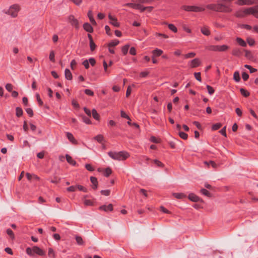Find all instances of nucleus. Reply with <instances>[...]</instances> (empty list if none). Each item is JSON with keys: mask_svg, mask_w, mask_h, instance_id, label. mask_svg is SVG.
<instances>
[{"mask_svg": "<svg viewBox=\"0 0 258 258\" xmlns=\"http://www.w3.org/2000/svg\"><path fill=\"white\" fill-rule=\"evenodd\" d=\"M149 0H131V2L126 4V6L135 9L140 10L142 12L145 11L149 12L152 10L153 7H143L141 5L142 4L149 3Z\"/></svg>", "mask_w": 258, "mask_h": 258, "instance_id": "nucleus-1", "label": "nucleus"}, {"mask_svg": "<svg viewBox=\"0 0 258 258\" xmlns=\"http://www.w3.org/2000/svg\"><path fill=\"white\" fill-rule=\"evenodd\" d=\"M108 155L113 160L118 161L124 160L130 156L129 153L126 151H120L118 152L110 151L108 153Z\"/></svg>", "mask_w": 258, "mask_h": 258, "instance_id": "nucleus-2", "label": "nucleus"}, {"mask_svg": "<svg viewBox=\"0 0 258 258\" xmlns=\"http://www.w3.org/2000/svg\"><path fill=\"white\" fill-rule=\"evenodd\" d=\"M26 252L30 256L33 255L34 253H36L40 256H42L45 254V252L37 246H34L32 248L27 247L26 249Z\"/></svg>", "mask_w": 258, "mask_h": 258, "instance_id": "nucleus-3", "label": "nucleus"}, {"mask_svg": "<svg viewBox=\"0 0 258 258\" xmlns=\"http://www.w3.org/2000/svg\"><path fill=\"white\" fill-rule=\"evenodd\" d=\"M206 49L209 51L223 52L226 51L229 49V46L227 45H209L206 47Z\"/></svg>", "mask_w": 258, "mask_h": 258, "instance_id": "nucleus-4", "label": "nucleus"}, {"mask_svg": "<svg viewBox=\"0 0 258 258\" xmlns=\"http://www.w3.org/2000/svg\"><path fill=\"white\" fill-rule=\"evenodd\" d=\"M181 9L186 12H193L196 13L202 12L205 10V9L201 7L187 5L182 6Z\"/></svg>", "mask_w": 258, "mask_h": 258, "instance_id": "nucleus-5", "label": "nucleus"}, {"mask_svg": "<svg viewBox=\"0 0 258 258\" xmlns=\"http://www.w3.org/2000/svg\"><path fill=\"white\" fill-rule=\"evenodd\" d=\"M20 10V7L19 5H13L6 11L5 14L6 15H11L12 16H17Z\"/></svg>", "mask_w": 258, "mask_h": 258, "instance_id": "nucleus-6", "label": "nucleus"}, {"mask_svg": "<svg viewBox=\"0 0 258 258\" xmlns=\"http://www.w3.org/2000/svg\"><path fill=\"white\" fill-rule=\"evenodd\" d=\"M242 11L244 15H257L258 14V6L244 9Z\"/></svg>", "mask_w": 258, "mask_h": 258, "instance_id": "nucleus-7", "label": "nucleus"}, {"mask_svg": "<svg viewBox=\"0 0 258 258\" xmlns=\"http://www.w3.org/2000/svg\"><path fill=\"white\" fill-rule=\"evenodd\" d=\"M188 199L191 201H192L194 202H203V201L202 199H201L200 197H199L198 196H197V195H196L195 194H194L193 193H191L188 195Z\"/></svg>", "mask_w": 258, "mask_h": 258, "instance_id": "nucleus-8", "label": "nucleus"}, {"mask_svg": "<svg viewBox=\"0 0 258 258\" xmlns=\"http://www.w3.org/2000/svg\"><path fill=\"white\" fill-rule=\"evenodd\" d=\"M88 37L89 40V46L91 51H94L96 48V45L93 41L92 37L91 34H88Z\"/></svg>", "mask_w": 258, "mask_h": 258, "instance_id": "nucleus-9", "label": "nucleus"}, {"mask_svg": "<svg viewBox=\"0 0 258 258\" xmlns=\"http://www.w3.org/2000/svg\"><path fill=\"white\" fill-rule=\"evenodd\" d=\"M69 22L72 26L75 27L76 29L79 28V24L78 20L75 17H69Z\"/></svg>", "mask_w": 258, "mask_h": 258, "instance_id": "nucleus-10", "label": "nucleus"}, {"mask_svg": "<svg viewBox=\"0 0 258 258\" xmlns=\"http://www.w3.org/2000/svg\"><path fill=\"white\" fill-rule=\"evenodd\" d=\"M200 63V60L199 58H196L190 61V66L191 68H196L199 66Z\"/></svg>", "mask_w": 258, "mask_h": 258, "instance_id": "nucleus-11", "label": "nucleus"}, {"mask_svg": "<svg viewBox=\"0 0 258 258\" xmlns=\"http://www.w3.org/2000/svg\"><path fill=\"white\" fill-rule=\"evenodd\" d=\"M27 178L28 180L31 181L32 180H39L40 178L36 175L34 174H30L29 173H27L26 174Z\"/></svg>", "mask_w": 258, "mask_h": 258, "instance_id": "nucleus-12", "label": "nucleus"}, {"mask_svg": "<svg viewBox=\"0 0 258 258\" xmlns=\"http://www.w3.org/2000/svg\"><path fill=\"white\" fill-rule=\"evenodd\" d=\"M99 209L105 212L112 211L113 210V205L111 204H109L107 206L103 205L100 206Z\"/></svg>", "mask_w": 258, "mask_h": 258, "instance_id": "nucleus-13", "label": "nucleus"}, {"mask_svg": "<svg viewBox=\"0 0 258 258\" xmlns=\"http://www.w3.org/2000/svg\"><path fill=\"white\" fill-rule=\"evenodd\" d=\"M66 135L68 139L73 144H77V141L74 138L73 134L69 132L66 133Z\"/></svg>", "mask_w": 258, "mask_h": 258, "instance_id": "nucleus-14", "label": "nucleus"}, {"mask_svg": "<svg viewBox=\"0 0 258 258\" xmlns=\"http://www.w3.org/2000/svg\"><path fill=\"white\" fill-rule=\"evenodd\" d=\"M83 28L86 31L89 33H92L93 32V27L88 23H85L84 24Z\"/></svg>", "mask_w": 258, "mask_h": 258, "instance_id": "nucleus-15", "label": "nucleus"}, {"mask_svg": "<svg viewBox=\"0 0 258 258\" xmlns=\"http://www.w3.org/2000/svg\"><path fill=\"white\" fill-rule=\"evenodd\" d=\"M109 19V23L115 27H118L119 26V23L117 22V19L115 17H108Z\"/></svg>", "mask_w": 258, "mask_h": 258, "instance_id": "nucleus-16", "label": "nucleus"}, {"mask_svg": "<svg viewBox=\"0 0 258 258\" xmlns=\"http://www.w3.org/2000/svg\"><path fill=\"white\" fill-rule=\"evenodd\" d=\"M66 160L67 162L73 166H75L77 164L76 162L72 158V157L68 154L66 155Z\"/></svg>", "mask_w": 258, "mask_h": 258, "instance_id": "nucleus-17", "label": "nucleus"}, {"mask_svg": "<svg viewBox=\"0 0 258 258\" xmlns=\"http://www.w3.org/2000/svg\"><path fill=\"white\" fill-rule=\"evenodd\" d=\"M90 180L91 183L93 184L92 188L94 189H96L98 186V181L97 178L91 176L90 177Z\"/></svg>", "mask_w": 258, "mask_h": 258, "instance_id": "nucleus-18", "label": "nucleus"}, {"mask_svg": "<svg viewBox=\"0 0 258 258\" xmlns=\"http://www.w3.org/2000/svg\"><path fill=\"white\" fill-rule=\"evenodd\" d=\"M64 76L66 79L71 80L73 78L72 74L68 69H66L64 71Z\"/></svg>", "mask_w": 258, "mask_h": 258, "instance_id": "nucleus-19", "label": "nucleus"}, {"mask_svg": "<svg viewBox=\"0 0 258 258\" xmlns=\"http://www.w3.org/2000/svg\"><path fill=\"white\" fill-rule=\"evenodd\" d=\"M232 54L234 56H239L241 54V51L238 48H234L232 51Z\"/></svg>", "mask_w": 258, "mask_h": 258, "instance_id": "nucleus-20", "label": "nucleus"}, {"mask_svg": "<svg viewBox=\"0 0 258 258\" xmlns=\"http://www.w3.org/2000/svg\"><path fill=\"white\" fill-rule=\"evenodd\" d=\"M202 33L206 36H209L210 35V31L206 27H202L201 29Z\"/></svg>", "mask_w": 258, "mask_h": 258, "instance_id": "nucleus-21", "label": "nucleus"}, {"mask_svg": "<svg viewBox=\"0 0 258 258\" xmlns=\"http://www.w3.org/2000/svg\"><path fill=\"white\" fill-rule=\"evenodd\" d=\"M153 56H159L163 53V51L161 49L156 48L152 51Z\"/></svg>", "mask_w": 258, "mask_h": 258, "instance_id": "nucleus-22", "label": "nucleus"}, {"mask_svg": "<svg viewBox=\"0 0 258 258\" xmlns=\"http://www.w3.org/2000/svg\"><path fill=\"white\" fill-rule=\"evenodd\" d=\"M75 239L76 242L78 245H82L84 244V241L81 236H76Z\"/></svg>", "mask_w": 258, "mask_h": 258, "instance_id": "nucleus-23", "label": "nucleus"}, {"mask_svg": "<svg viewBox=\"0 0 258 258\" xmlns=\"http://www.w3.org/2000/svg\"><path fill=\"white\" fill-rule=\"evenodd\" d=\"M173 195L177 199H182L186 197V195L183 193H173Z\"/></svg>", "mask_w": 258, "mask_h": 258, "instance_id": "nucleus-24", "label": "nucleus"}, {"mask_svg": "<svg viewBox=\"0 0 258 258\" xmlns=\"http://www.w3.org/2000/svg\"><path fill=\"white\" fill-rule=\"evenodd\" d=\"M233 79L236 82H239L240 81V74L238 71H236L234 73Z\"/></svg>", "mask_w": 258, "mask_h": 258, "instance_id": "nucleus-25", "label": "nucleus"}, {"mask_svg": "<svg viewBox=\"0 0 258 258\" xmlns=\"http://www.w3.org/2000/svg\"><path fill=\"white\" fill-rule=\"evenodd\" d=\"M236 41L240 46L242 47H245L246 46V42L240 37H237L236 38Z\"/></svg>", "mask_w": 258, "mask_h": 258, "instance_id": "nucleus-26", "label": "nucleus"}, {"mask_svg": "<svg viewBox=\"0 0 258 258\" xmlns=\"http://www.w3.org/2000/svg\"><path fill=\"white\" fill-rule=\"evenodd\" d=\"M130 47L129 44L125 45L121 48V52L123 55H126L128 52V48Z\"/></svg>", "mask_w": 258, "mask_h": 258, "instance_id": "nucleus-27", "label": "nucleus"}, {"mask_svg": "<svg viewBox=\"0 0 258 258\" xmlns=\"http://www.w3.org/2000/svg\"><path fill=\"white\" fill-rule=\"evenodd\" d=\"M119 43L118 40H114L109 42L108 44L109 47H114L117 45Z\"/></svg>", "mask_w": 258, "mask_h": 258, "instance_id": "nucleus-28", "label": "nucleus"}, {"mask_svg": "<svg viewBox=\"0 0 258 258\" xmlns=\"http://www.w3.org/2000/svg\"><path fill=\"white\" fill-rule=\"evenodd\" d=\"M16 115L17 117H20L23 115V111L21 107H17L16 108Z\"/></svg>", "mask_w": 258, "mask_h": 258, "instance_id": "nucleus-29", "label": "nucleus"}, {"mask_svg": "<svg viewBox=\"0 0 258 258\" xmlns=\"http://www.w3.org/2000/svg\"><path fill=\"white\" fill-rule=\"evenodd\" d=\"M92 116L93 117L96 119V120H98L99 119V114L97 113V111L96 110V109H93L92 111Z\"/></svg>", "mask_w": 258, "mask_h": 258, "instance_id": "nucleus-30", "label": "nucleus"}, {"mask_svg": "<svg viewBox=\"0 0 258 258\" xmlns=\"http://www.w3.org/2000/svg\"><path fill=\"white\" fill-rule=\"evenodd\" d=\"M152 162L158 167H163L164 165L159 160L155 159L152 160Z\"/></svg>", "mask_w": 258, "mask_h": 258, "instance_id": "nucleus-31", "label": "nucleus"}, {"mask_svg": "<svg viewBox=\"0 0 258 258\" xmlns=\"http://www.w3.org/2000/svg\"><path fill=\"white\" fill-rule=\"evenodd\" d=\"M201 192L204 195V196H206L208 197H211V194L210 193V192L205 188H202L201 189Z\"/></svg>", "mask_w": 258, "mask_h": 258, "instance_id": "nucleus-32", "label": "nucleus"}, {"mask_svg": "<svg viewBox=\"0 0 258 258\" xmlns=\"http://www.w3.org/2000/svg\"><path fill=\"white\" fill-rule=\"evenodd\" d=\"M48 255L49 257L51 258H54L55 257V253L54 250L52 248H49L48 251Z\"/></svg>", "mask_w": 258, "mask_h": 258, "instance_id": "nucleus-33", "label": "nucleus"}, {"mask_svg": "<svg viewBox=\"0 0 258 258\" xmlns=\"http://www.w3.org/2000/svg\"><path fill=\"white\" fill-rule=\"evenodd\" d=\"M240 92L241 94L245 97H247L249 95V93L243 88H240Z\"/></svg>", "mask_w": 258, "mask_h": 258, "instance_id": "nucleus-34", "label": "nucleus"}, {"mask_svg": "<svg viewBox=\"0 0 258 258\" xmlns=\"http://www.w3.org/2000/svg\"><path fill=\"white\" fill-rule=\"evenodd\" d=\"M244 67L248 69L250 73H253L257 71V70L255 68H253L251 66L248 64H245Z\"/></svg>", "mask_w": 258, "mask_h": 258, "instance_id": "nucleus-35", "label": "nucleus"}, {"mask_svg": "<svg viewBox=\"0 0 258 258\" xmlns=\"http://www.w3.org/2000/svg\"><path fill=\"white\" fill-rule=\"evenodd\" d=\"M94 139L96 140L98 142L101 143L103 142L104 140V137L101 135H98L96 137H95Z\"/></svg>", "mask_w": 258, "mask_h": 258, "instance_id": "nucleus-36", "label": "nucleus"}, {"mask_svg": "<svg viewBox=\"0 0 258 258\" xmlns=\"http://www.w3.org/2000/svg\"><path fill=\"white\" fill-rule=\"evenodd\" d=\"M112 173V170L110 167L105 169L104 175L105 177H108Z\"/></svg>", "mask_w": 258, "mask_h": 258, "instance_id": "nucleus-37", "label": "nucleus"}, {"mask_svg": "<svg viewBox=\"0 0 258 258\" xmlns=\"http://www.w3.org/2000/svg\"><path fill=\"white\" fill-rule=\"evenodd\" d=\"M54 57H55L54 52L53 50H51L49 54V58L50 60L51 61H52V62H55Z\"/></svg>", "mask_w": 258, "mask_h": 258, "instance_id": "nucleus-38", "label": "nucleus"}, {"mask_svg": "<svg viewBox=\"0 0 258 258\" xmlns=\"http://www.w3.org/2000/svg\"><path fill=\"white\" fill-rule=\"evenodd\" d=\"M7 233L8 234V235L9 236H10V237H11V238L12 239H15V235H14L13 231L11 229H8L7 230Z\"/></svg>", "mask_w": 258, "mask_h": 258, "instance_id": "nucleus-39", "label": "nucleus"}, {"mask_svg": "<svg viewBox=\"0 0 258 258\" xmlns=\"http://www.w3.org/2000/svg\"><path fill=\"white\" fill-rule=\"evenodd\" d=\"M179 136L181 139L183 140H186L188 138L187 134L183 132H179Z\"/></svg>", "mask_w": 258, "mask_h": 258, "instance_id": "nucleus-40", "label": "nucleus"}, {"mask_svg": "<svg viewBox=\"0 0 258 258\" xmlns=\"http://www.w3.org/2000/svg\"><path fill=\"white\" fill-rule=\"evenodd\" d=\"M222 126L221 123H217L212 125V129L213 131H216L220 128Z\"/></svg>", "mask_w": 258, "mask_h": 258, "instance_id": "nucleus-41", "label": "nucleus"}, {"mask_svg": "<svg viewBox=\"0 0 258 258\" xmlns=\"http://www.w3.org/2000/svg\"><path fill=\"white\" fill-rule=\"evenodd\" d=\"M168 28L171 31H173L174 33H176L177 31V28L173 24H169Z\"/></svg>", "mask_w": 258, "mask_h": 258, "instance_id": "nucleus-42", "label": "nucleus"}, {"mask_svg": "<svg viewBox=\"0 0 258 258\" xmlns=\"http://www.w3.org/2000/svg\"><path fill=\"white\" fill-rule=\"evenodd\" d=\"M83 121L86 124H89L91 123V121L89 117L85 116H82Z\"/></svg>", "mask_w": 258, "mask_h": 258, "instance_id": "nucleus-43", "label": "nucleus"}, {"mask_svg": "<svg viewBox=\"0 0 258 258\" xmlns=\"http://www.w3.org/2000/svg\"><path fill=\"white\" fill-rule=\"evenodd\" d=\"M206 87L208 89V93L210 95H212L214 93L215 90L212 87L209 85H207Z\"/></svg>", "mask_w": 258, "mask_h": 258, "instance_id": "nucleus-44", "label": "nucleus"}, {"mask_svg": "<svg viewBox=\"0 0 258 258\" xmlns=\"http://www.w3.org/2000/svg\"><path fill=\"white\" fill-rule=\"evenodd\" d=\"M84 93L86 95L90 96H93L94 94L93 91H92L91 90L88 89H85L84 90Z\"/></svg>", "mask_w": 258, "mask_h": 258, "instance_id": "nucleus-45", "label": "nucleus"}, {"mask_svg": "<svg viewBox=\"0 0 258 258\" xmlns=\"http://www.w3.org/2000/svg\"><path fill=\"white\" fill-rule=\"evenodd\" d=\"M37 101L40 106H42L43 104L42 100L41 99L40 95L38 93L36 94Z\"/></svg>", "mask_w": 258, "mask_h": 258, "instance_id": "nucleus-46", "label": "nucleus"}, {"mask_svg": "<svg viewBox=\"0 0 258 258\" xmlns=\"http://www.w3.org/2000/svg\"><path fill=\"white\" fill-rule=\"evenodd\" d=\"M6 89H7V90L9 92H12V90L13 89V86L11 84H10V83H8L6 85Z\"/></svg>", "mask_w": 258, "mask_h": 258, "instance_id": "nucleus-47", "label": "nucleus"}, {"mask_svg": "<svg viewBox=\"0 0 258 258\" xmlns=\"http://www.w3.org/2000/svg\"><path fill=\"white\" fill-rule=\"evenodd\" d=\"M86 169L89 171H93L94 170V168L90 164H86L85 165Z\"/></svg>", "mask_w": 258, "mask_h": 258, "instance_id": "nucleus-48", "label": "nucleus"}, {"mask_svg": "<svg viewBox=\"0 0 258 258\" xmlns=\"http://www.w3.org/2000/svg\"><path fill=\"white\" fill-rule=\"evenodd\" d=\"M77 188L80 191H83L84 192H87L88 191L87 189L84 186L81 185H78L77 186Z\"/></svg>", "mask_w": 258, "mask_h": 258, "instance_id": "nucleus-49", "label": "nucleus"}, {"mask_svg": "<svg viewBox=\"0 0 258 258\" xmlns=\"http://www.w3.org/2000/svg\"><path fill=\"white\" fill-rule=\"evenodd\" d=\"M25 110L30 117H32L33 116V111L32 108H27Z\"/></svg>", "mask_w": 258, "mask_h": 258, "instance_id": "nucleus-50", "label": "nucleus"}, {"mask_svg": "<svg viewBox=\"0 0 258 258\" xmlns=\"http://www.w3.org/2000/svg\"><path fill=\"white\" fill-rule=\"evenodd\" d=\"M196 55L195 52H189L184 55L185 58H192Z\"/></svg>", "mask_w": 258, "mask_h": 258, "instance_id": "nucleus-51", "label": "nucleus"}, {"mask_svg": "<svg viewBox=\"0 0 258 258\" xmlns=\"http://www.w3.org/2000/svg\"><path fill=\"white\" fill-rule=\"evenodd\" d=\"M120 116L121 117L126 118L128 120H131L130 117L125 113V112L121 110L120 112Z\"/></svg>", "mask_w": 258, "mask_h": 258, "instance_id": "nucleus-52", "label": "nucleus"}, {"mask_svg": "<svg viewBox=\"0 0 258 258\" xmlns=\"http://www.w3.org/2000/svg\"><path fill=\"white\" fill-rule=\"evenodd\" d=\"M242 78L244 81H247L249 78L248 74L246 72H242Z\"/></svg>", "mask_w": 258, "mask_h": 258, "instance_id": "nucleus-53", "label": "nucleus"}, {"mask_svg": "<svg viewBox=\"0 0 258 258\" xmlns=\"http://www.w3.org/2000/svg\"><path fill=\"white\" fill-rule=\"evenodd\" d=\"M100 192L104 196H108L110 195V190L109 189L102 190H101Z\"/></svg>", "mask_w": 258, "mask_h": 258, "instance_id": "nucleus-54", "label": "nucleus"}, {"mask_svg": "<svg viewBox=\"0 0 258 258\" xmlns=\"http://www.w3.org/2000/svg\"><path fill=\"white\" fill-rule=\"evenodd\" d=\"M194 76H195V78L198 81H199V82H201L202 80H201V73H200V72L195 73Z\"/></svg>", "mask_w": 258, "mask_h": 258, "instance_id": "nucleus-55", "label": "nucleus"}, {"mask_svg": "<svg viewBox=\"0 0 258 258\" xmlns=\"http://www.w3.org/2000/svg\"><path fill=\"white\" fill-rule=\"evenodd\" d=\"M245 56L249 59H251L252 57V54L249 50H245Z\"/></svg>", "mask_w": 258, "mask_h": 258, "instance_id": "nucleus-56", "label": "nucleus"}, {"mask_svg": "<svg viewBox=\"0 0 258 258\" xmlns=\"http://www.w3.org/2000/svg\"><path fill=\"white\" fill-rule=\"evenodd\" d=\"M205 163L207 164L208 165H211L213 168H216L217 167V164L214 161H210L209 162L206 161L205 162Z\"/></svg>", "mask_w": 258, "mask_h": 258, "instance_id": "nucleus-57", "label": "nucleus"}, {"mask_svg": "<svg viewBox=\"0 0 258 258\" xmlns=\"http://www.w3.org/2000/svg\"><path fill=\"white\" fill-rule=\"evenodd\" d=\"M247 43L248 44L250 45V46H252L255 43V41L252 38H248L247 39Z\"/></svg>", "mask_w": 258, "mask_h": 258, "instance_id": "nucleus-58", "label": "nucleus"}, {"mask_svg": "<svg viewBox=\"0 0 258 258\" xmlns=\"http://www.w3.org/2000/svg\"><path fill=\"white\" fill-rule=\"evenodd\" d=\"M77 186H71L67 188V190L69 192H73L76 190Z\"/></svg>", "mask_w": 258, "mask_h": 258, "instance_id": "nucleus-59", "label": "nucleus"}, {"mask_svg": "<svg viewBox=\"0 0 258 258\" xmlns=\"http://www.w3.org/2000/svg\"><path fill=\"white\" fill-rule=\"evenodd\" d=\"M89 63H90L92 66H94L95 64L96 60L94 58L91 57L88 60Z\"/></svg>", "mask_w": 258, "mask_h": 258, "instance_id": "nucleus-60", "label": "nucleus"}, {"mask_svg": "<svg viewBox=\"0 0 258 258\" xmlns=\"http://www.w3.org/2000/svg\"><path fill=\"white\" fill-rule=\"evenodd\" d=\"M130 53L131 54V55H135L136 54V49L135 48V47H132L131 48H130Z\"/></svg>", "mask_w": 258, "mask_h": 258, "instance_id": "nucleus-61", "label": "nucleus"}, {"mask_svg": "<svg viewBox=\"0 0 258 258\" xmlns=\"http://www.w3.org/2000/svg\"><path fill=\"white\" fill-rule=\"evenodd\" d=\"M84 203L86 206H92L93 204V202L90 200H85Z\"/></svg>", "mask_w": 258, "mask_h": 258, "instance_id": "nucleus-62", "label": "nucleus"}, {"mask_svg": "<svg viewBox=\"0 0 258 258\" xmlns=\"http://www.w3.org/2000/svg\"><path fill=\"white\" fill-rule=\"evenodd\" d=\"M72 105L74 107L76 108H79L80 107V105L74 99L72 100Z\"/></svg>", "mask_w": 258, "mask_h": 258, "instance_id": "nucleus-63", "label": "nucleus"}, {"mask_svg": "<svg viewBox=\"0 0 258 258\" xmlns=\"http://www.w3.org/2000/svg\"><path fill=\"white\" fill-rule=\"evenodd\" d=\"M226 126H225L220 131V133L225 137H226Z\"/></svg>", "mask_w": 258, "mask_h": 258, "instance_id": "nucleus-64", "label": "nucleus"}]
</instances>
